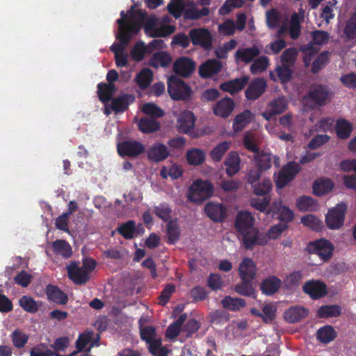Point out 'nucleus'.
<instances>
[{"mask_svg":"<svg viewBox=\"0 0 356 356\" xmlns=\"http://www.w3.org/2000/svg\"><path fill=\"white\" fill-rule=\"evenodd\" d=\"M133 8L127 14L122 11L121 18L117 20L118 31L116 35L119 42L113 44L111 50L114 53L115 64L119 67H126L129 63V56L125 48L129 40L141 28V21L136 16L139 15Z\"/></svg>","mask_w":356,"mask_h":356,"instance_id":"f257e3e1","label":"nucleus"},{"mask_svg":"<svg viewBox=\"0 0 356 356\" xmlns=\"http://www.w3.org/2000/svg\"><path fill=\"white\" fill-rule=\"evenodd\" d=\"M254 219L248 211H240L236 216L235 227L243 236V242L246 248L255 245L258 230L254 227Z\"/></svg>","mask_w":356,"mask_h":356,"instance_id":"f03ea898","label":"nucleus"},{"mask_svg":"<svg viewBox=\"0 0 356 356\" xmlns=\"http://www.w3.org/2000/svg\"><path fill=\"white\" fill-rule=\"evenodd\" d=\"M195 116L188 110L180 112L177 116V129L179 132L189 135L192 138H198L211 133V129L205 127L202 129L194 130Z\"/></svg>","mask_w":356,"mask_h":356,"instance_id":"7ed1b4c3","label":"nucleus"},{"mask_svg":"<svg viewBox=\"0 0 356 356\" xmlns=\"http://www.w3.org/2000/svg\"><path fill=\"white\" fill-rule=\"evenodd\" d=\"M168 9L175 18L179 17L184 12L186 18L192 19L206 15L209 12L205 8L198 10L191 0H172L168 6Z\"/></svg>","mask_w":356,"mask_h":356,"instance_id":"20e7f679","label":"nucleus"},{"mask_svg":"<svg viewBox=\"0 0 356 356\" xmlns=\"http://www.w3.org/2000/svg\"><path fill=\"white\" fill-rule=\"evenodd\" d=\"M96 266L95 261L92 259H86L83 261L82 266L72 262L67 265L66 268L69 278L76 284H84L90 278V274Z\"/></svg>","mask_w":356,"mask_h":356,"instance_id":"39448f33","label":"nucleus"},{"mask_svg":"<svg viewBox=\"0 0 356 356\" xmlns=\"http://www.w3.org/2000/svg\"><path fill=\"white\" fill-rule=\"evenodd\" d=\"M170 18L164 17L161 19L154 16L149 17L145 25V31L150 37H165L175 31V26L169 24Z\"/></svg>","mask_w":356,"mask_h":356,"instance_id":"423d86ee","label":"nucleus"},{"mask_svg":"<svg viewBox=\"0 0 356 356\" xmlns=\"http://www.w3.org/2000/svg\"><path fill=\"white\" fill-rule=\"evenodd\" d=\"M140 337L148 345V350L153 356H168V350L162 346L161 338L153 327H141Z\"/></svg>","mask_w":356,"mask_h":356,"instance_id":"0eeeda50","label":"nucleus"},{"mask_svg":"<svg viewBox=\"0 0 356 356\" xmlns=\"http://www.w3.org/2000/svg\"><path fill=\"white\" fill-rule=\"evenodd\" d=\"M213 193L212 184L208 180L198 179L195 180L189 186L187 199L195 203H202L211 197Z\"/></svg>","mask_w":356,"mask_h":356,"instance_id":"6e6552de","label":"nucleus"},{"mask_svg":"<svg viewBox=\"0 0 356 356\" xmlns=\"http://www.w3.org/2000/svg\"><path fill=\"white\" fill-rule=\"evenodd\" d=\"M347 206L344 203H339L328 209L325 214V225L330 229H339L344 222Z\"/></svg>","mask_w":356,"mask_h":356,"instance_id":"1a4fd4ad","label":"nucleus"},{"mask_svg":"<svg viewBox=\"0 0 356 356\" xmlns=\"http://www.w3.org/2000/svg\"><path fill=\"white\" fill-rule=\"evenodd\" d=\"M168 92L172 99L175 100L187 99L191 94V88L175 76H171L168 79Z\"/></svg>","mask_w":356,"mask_h":356,"instance_id":"9d476101","label":"nucleus"},{"mask_svg":"<svg viewBox=\"0 0 356 356\" xmlns=\"http://www.w3.org/2000/svg\"><path fill=\"white\" fill-rule=\"evenodd\" d=\"M300 170V167L297 163L289 162L284 165L275 175V184L277 188H284L289 182L294 179Z\"/></svg>","mask_w":356,"mask_h":356,"instance_id":"9b49d317","label":"nucleus"},{"mask_svg":"<svg viewBox=\"0 0 356 356\" xmlns=\"http://www.w3.org/2000/svg\"><path fill=\"white\" fill-rule=\"evenodd\" d=\"M308 250L311 253L318 255L321 260L325 261L331 257L334 246L329 241L320 239L309 243Z\"/></svg>","mask_w":356,"mask_h":356,"instance_id":"f8f14e48","label":"nucleus"},{"mask_svg":"<svg viewBox=\"0 0 356 356\" xmlns=\"http://www.w3.org/2000/svg\"><path fill=\"white\" fill-rule=\"evenodd\" d=\"M267 213L273 215L276 214L277 219L284 222L283 224L286 225L293 221L295 218L293 211L288 206L284 205L280 200L273 202L272 205L268 209Z\"/></svg>","mask_w":356,"mask_h":356,"instance_id":"ddd939ff","label":"nucleus"},{"mask_svg":"<svg viewBox=\"0 0 356 356\" xmlns=\"http://www.w3.org/2000/svg\"><path fill=\"white\" fill-rule=\"evenodd\" d=\"M248 182L251 184L254 193L257 195H264L272 188V182L269 179L261 178L260 174L252 172L248 176Z\"/></svg>","mask_w":356,"mask_h":356,"instance_id":"4468645a","label":"nucleus"},{"mask_svg":"<svg viewBox=\"0 0 356 356\" xmlns=\"http://www.w3.org/2000/svg\"><path fill=\"white\" fill-rule=\"evenodd\" d=\"M238 275L245 282H250L256 277L257 268L253 259L244 257L239 263L238 268Z\"/></svg>","mask_w":356,"mask_h":356,"instance_id":"2eb2a0df","label":"nucleus"},{"mask_svg":"<svg viewBox=\"0 0 356 356\" xmlns=\"http://www.w3.org/2000/svg\"><path fill=\"white\" fill-rule=\"evenodd\" d=\"M287 229L288 225L286 224L278 223L272 226L265 234L258 232L255 240V245H265L269 240H276L279 238L282 234Z\"/></svg>","mask_w":356,"mask_h":356,"instance_id":"dca6fc26","label":"nucleus"},{"mask_svg":"<svg viewBox=\"0 0 356 356\" xmlns=\"http://www.w3.org/2000/svg\"><path fill=\"white\" fill-rule=\"evenodd\" d=\"M288 103L286 99L283 97H279L273 99L266 106V109L262 113V116L266 120H270L274 115H279L286 110Z\"/></svg>","mask_w":356,"mask_h":356,"instance_id":"f3484780","label":"nucleus"},{"mask_svg":"<svg viewBox=\"0 0 356 356\" xmlns=\"http://www.w3.org/2000/svg\"><path fill=\"white\" fill-rule=\"evenodd\" d=\"M304 18V12L300 11L298 13H294L289 22L285 23L280 31V33L282 34L285 31H289V35L292 39L298 38L300 33V22Z\"/></svg>","mask_w":356,"mask_h":356,"instance_id":"a211bd4d","label":"nucleus"},{"mask_svg":"<svg viewBox=\"0 0 356 356\" xmlns=\"http://www.w3.org/2000/svg\"><path fill=\"white\" fill-rule=\"evenodd\" d=\"M189 35L193 44L200 45L204 49H208L211 45V35L207 29H193L190 31Z\"/></svg>","mask_w":356,"mask_h":356,"instance_id":"6ab92c4d","label":"nucleus"},{"mask_svg":"<svg viewBox=\"0 0 356 356\" xmlns=\"http://www.w3.org/2000/svg\"><path fill=\"white\" fill-rule=\"evenodd\" d=\"M195 68V62L185 56L177 58L173 64L174 72L183 77L189 76L194 72Z\"/></svg>","mask_w":356,"mask_h":356,"instance_id":"aec40b11","label":"nucleus"},{"mask_svg":"<svg viewBox=\"0 0 356 356\" xmlns=\"http://www.w3.org/2000/svg\"><path fill=\"white\" fill-rule=\"evenodd\" d=\"M170 155L168 147L162 143H156L150 145L147 151V156L151 162H160Z\"/></svg>","mask_w":356,"mask_h":356,"instance_id":"412c9836","label":"nucleus"},{"mask_svg":"<svg viewBox=\"0 0 356 356\" xmlns=\"http://www.w3.org/2000/svg\"><path fill=\"white\" fill-rule=\"evenodd\" d=\"M118 151L121 156H136L145 151V147L137 141H125L118 144Z\"/></svg>","mask_w":356,"mask_h":356,"instance_id":"4be33fe9","label":"nucleus"},{"mask_svg":"<svg viewBox=\"0 0 356 356\" xmlns=\"http://www.w3.org/2000/svg\"><path fill=\"white\" fill-rule=\"evenodd\" d=\"M235 107L234 101L229 97L221 99L213 106V113L220 118H226L233 112Z\"/></svg>","mask_w":356,"mask_h":356,"instance_id":"5701e85b","label":"nucleus"},{"mask_svg":"<svg viewBox=\"0 0 356 356\" xmlns=\"http://www.w3.org/2000/svg\"><path fill=\"white\" fill-rule=\"evenodd\" d=\"M327 97V92L325 89L322 86H316L314 88L308 96L305 98L303 104L305 106L312 107L315 104H319L326 99Z\"/></svg>","mask_w":356,"mask_h":356,"instance_id":"b1692460","label":"nucleus"},{"mask_svg":"<svg viewBox=\"0 0 356 356\" xmlns=\"http://www.w3.org/2000/svg\"><path fill=\"white\" fill-rule=\"evenodd\" d=\"M222 63L215 59H210L202 63L199 67V74L202 78H211L222 69Z\"/></svg>","mask_w":356,"mask_h":356,"instance_id":"393cba45","label":"nucleus"},{"mask_svg":"<svg viewBox=\"0 0 356 356\" xmlns=\"http://www.w3.org/2000/svg\"><path fill=\"white\" fill-rule=\"evenodd\" d=\"M304 291L312 298H318L327 293L325 284L318 280H310L303 286Z\"/></svg>","mask_w":356,"mask_h":356,"instance_id":"a878e982","label":"nucleus"},{"mask_svg":"<svg viewBox=\"0 0 356 356\" xmlns=\"http://www.w3.org/2000/svg\"><path fill=\"white\" fill-rule=\"evenodd\" d=\"M266 88V81L263 79H257L252 81L245 92L248 99L254 100L259 97Z\"/></svg>","mask_w":356,"mask_h":356,"instance_id":"bb28decb","label":"nucleus"},{"mask_svg":"<svg viewBox=\"0 0 356 356\" xmlns=\"http://www.w3.org/2000/svg\"><path fill=\"white\" fill-rule=\"evenodd\" d=\"M334 187L333 181L325 177L317 179L313 184V193L316 196H323L330 193Z\"/></svg>","mask_w":356,"mask_h":356,"instance_id":"cd10ccee","label":"nucleus"},{"mask_svg":"<svg viewBox=\"0 0 356 356\" xmlns=\"http://www.w3.org/2000/svg\"><path fill=\"white\" fill-rule=\"evenodd\" d=\"M254 118V114L250 110L236 115L233 120L232 127L235 132L242 131Z\"/></svg>","mask_w":356,"mask_h":356,"instance_id":"c85d7f7f","label":"nucleus"},{"mask_svg":"<svg viewBox=\"0 0 356 356\" xmlns=\"http://www.w3.org/2000/svg\"><path fill=\"white\" fill-rule=\"evenodd\" d=\"M260 51L257 47L239 49L235 53V60L238 63H249L257 57Z\"/></svg>","mask_w":356,"mask_h":356,"instance_id":"c756f323","label":"nucleus"},{"mask_svg":"<svg viewBox=\"0 0 356 356\" xmlns=\"http://www.w3.org/2000/svg\"><path fill=\"white\" fill-rule=\"evenodd\" d=\"M241 159L236 152H230L224 164L226 166V173L228 176L232 177L240 170Z\"/></svg>","mask_w":356,"mask_h":356,"instance_id":"7c9ffc66","label":"nucleus"},{"mask_svg":"<svg viewBox=\"0 0 356 356\" xmlns=\"http://www.w3.org/2000/svg\"><path fill=\"white\" fill-rule=\"evenodd\" d=\"M206 156V152L200 148H191L186 153L187 163L193 166L202 165L205 161Z\"/></svg>","mask_w":356,"mask_h":356,"instance_id":"2f4dec72","label":"nucleus"},{"mask_svg":"<svg viewBox=\"0 0 356 356\" xmlns=\"http://www.w3.org/2000/svg\"><path fill=\"white\" fill-rule=\"evenodd\" d=\"M204 211L207 216L215 221L221 220L225 214V210L221 204L216 202H209L206 204Z\"/></svg>","mask_w":356,"mask_h":356,"instance_id":"473e14b6","label":"nucleus"},{"mask_svg":"<svg viewBox=\"0 0 356 356\" xmlns=\"http://www.w3.org/2000/svg\"><path fill=\"white\" fill-rule=\"evenodd\" d=\"M307 314L308 311L303 307L293 306L285 312L284 318L290 323H295L305 318Z\"/></svg>","mask_w":356,"mask_h":356,"instance_id":"72a5a7b5","label":"nucleus"},{"mask_svg":"<svg viewBox=\"0 0 356 356\" xmlns=\"http://www.w3.org/2000/svg\"><path fill=\"white\" fill-rule=\"evenodd\" d=\"M296 206L300 211H315L318 209V202L309 196H301L296 202Z\"/></svg>","mask_w":356,"mask_h":356,"instance_id":"f704fd0d","label":"nucleus"},{"mask_svg":"<svg viewBox=\"0 0 356 356\" xmlns=\"http://www.w3.org/2000/svg\"><path fill=\"white\" fill-rule=\"evenodd\" d=\"M248 81V77L243 76L221 84L220 88L224 91L233 94L242 90Z\"/></svg>","mask_w":356,"mask_h":356,"instance_id":"c9c22d12","label":"nucleus"},{"mask_svg":"<svg viewBox=\"0 0 356 356\" xmlns=\"http://www.w3.org/2000/svg\"><path fill=\"white\" fill-rule=\"evenodd\" d=\"M182 174L183 170L181 167L174 163L162 167L160 170V175L163 179L168 177L172 179H178Z\"/></svg>","mask_w":356,"mask_h":356,"instance_id":"e433bc0d","label":"nucleus"},{"mask_svg":"<svg viewBox=\"0 0 356 356\" xmlns=\"http://www.w3.org/2000/svg\"><path fill=\"white\" fill-rule=\"evenodd\" d=\"M152 79V72L148 68H143L136 74L134 81L139 88L145 89L150 85Z\"/></svg>","mask_w":356,"mask_h":356,"instance_id":"4c0bfd02","label":"nucleus"},{"mask_svg":"<svg viewBox=\"0 0 356 356\" xmlns=\"http://www.w3.org/2000/svg\"><path fill=\"white\" fill-rule=\"evenodd\" d=\"M281 286V280L275 276L266 279L261 284V290L266 295L275 293Z\"/></svg>","mask_w":356,"mask_h":356,"instance_id":"58836bf2","label":"nucleus"},{"mask_svg":"<svg viewBox=\"0 0 356 356\" xmlns=\"http://www.w3.org/2000/svg\"><path fill=\"white\" fill-rule=\"evenodd\" d=\"M231 141H223L216 145L209 153L211 159L216 162L221 161L225 154L231 147Z\"/></svg>","mask_w":356,"mask_h":356,"instance_id":"ea45409f","label":"nucleus"},{"mask_svg":"<svg viewBox=\"0 0 356 356\" xmlns=\"http://www.w3.org/2000/svg\"><path fill=\"white\" fill-rule=\"evenodd\" d=\"M353 131V126L350 122L344 120H338L336 123V133L337 136L341 139L348 138Z\"/></svg>","mask_w":356,"mask_h":356,"instance_id":"a19ab883","label":"nucleus"},{"mask_svg":"<svg viewBox=\"0 0 356 356\" xmlns=\"http://www.w3.org/2000/svg\"><path fill=\"white\" fill-rule=\"evenodd\" d=\"M171 62L170 56L165 51L154 54L149 60V64L154 67H166Z\"/></svg>","mask_w":356,"mask_h":356,"instance_id":"79ce46f5","label":"nucleus"},{"mask_svg":"<svg viewBox=\"0 0 356 356\" xmlns=\"http://www.w3.org/2000/svg\"><path fill=\"white\" fill-rule=\"evenodd\" d=\"M47 294L51 301L57 304H65L67 301V296L56 286H48Z\"/></svg>","mask_w":356,"mask_h":356,"instance_id":"37998d69","label":"nucleus"},{"mask_svg":"<svg viewBox=\"0 0 356 356\" xmlns=\"http://www.w3.org/2000/svg\"><path fill=\"white\" fill-rule=\"evenodd\" d=\"M341 313V308L339 305H323L318 310V316L320 318H332L339 316Z\"/></svg>","mask_w":356,"mask_h":356,"instance_id":"c03bdc74","label":"nucleus"},{"mask_svg":"<svg viewBox=\"0 0 356 356\" xmlns=\"http://www.w3.org/2000/svg\"><path fill=\"white\" fill-rule=\"evenodd\" d=\"M343 35L348 39L356 38V8L351 13L343 29Z\"/></svg>","mask_w":356,"mask_h":356,"instance_id":"a18cd8bd","label":"nucleus"},{"mask_svg":"<svg viewBox=\"0 0 356 356\" xmlns=\"http://www.w3.org/2000/svg\"><path fill=\"white\" fill-rule=\"evenodd\" d=\"M146 53H150V51L143 42L140 41L133 47L130 54L133 60L139 62L144 58Z\"/></svg>","mask_w":356,"mask_h":356,"instance_id":"49530a36","label":"nucleus"},{"mask_svg":"<svg viewBox=\"0 0 356 356\" xmlns=\"http://www.w3.org/2000/svg\"><path fill=\"white\" fill-rule=\"evenodd\" d=\"M337 333L330 325H325L320 328L317 332L318 339L323 343H329L334 339Z\"/></svg>","mask_w":356,"mask_h":356,"instance_id":"de8ad7c7","label":"nucleus"},{"mask_svg":"<svg viewBox=\"0 0 356 356\" xmlns=\"http://www.w3.org/2000/svg\"><path fill=\"white\" fill-rule=\"evenodd\" d=\"M222 306L229 310L238 311L245 305V301L241 298L226 297L221 301Z\"/></svg>","mask_w":356,"mask_h":356,"instance_id":"09e8293b","label":"nucleus"},{"mask_svg":"<svg viewBox=\"0 0 356 356\" xmlns=\"http://www.w3.org/2000/svg\"><path fill=\"white\" fill-rule=\"evenodd\" d=\"M186 314H182L175 323L170 324L168 326L165 333L167 338L172 339L177 337L180 332L181 326L186 321Z\"/></svg>","mask_w":356,"mask_h":356,"instance_id":"8fccbe9b","label":"nucleus"},{"mask_svg":"<svg viewBox=\"0 0 356 356\" xmlns=\"http://www.w3.org/2000/svg\"><path fill=\"white\" fill-rule=\"evenodd\" d=\"M300 221L304 226L314 230H319L323 227L322 221L318 217L312 214L302 216Z\"/></svg>","mask_w":356,"mask_h":356,"instance_id":"3c124183","label":"nucleus"},{"mask_svg":"<svg viewBox=\"0 0 356 356\" xmlns=\"http://www.w3.org/2000/svg\"><path fill=\"white\" fill-rule=\"evenodd\" d=\"M138 126L143 133H152L159 129V124L156 120L148 118L141 119L138 122Z\"/></svg>","mask_w":356,"mask_h":356,"instance_id":"603ef678","label":"nucleus"},{"mask_svg":"<svg viewBox=\"0 0 356 356\" xmlns=\"http://www.w3.org/2000/svg\"><path fill=\"white\" fill-rule=\"evenodd\" d=\"M54 251L64 257H69L72 253L70 245L63 240H58L53 243Z\"/></svg>","mask_w":356,"mask_h":356,"instance_id":"864d4df0","label":"nucleus"},{"mask_svg":"<svg viewBox=\"0 0 356 356\" xmlns=\"http://www.w3.org/2000/svg\"><path fill=\"white\" fill-rule=\"evenodd\" d=\"M114 92L115 86L113 83H99L98 85L99 97L102 102L108 101Z\"/></svg>","mask_w":356,"mask_h":356,"instance_id":"5fc2aeb1","label":"nucleus"},{"mask_svg":"<svg viewBox=\"0 0 356 356\" xmlns=\"http://www.w3.org/2000/svg\"><path fill=\"white\" fill-rule=\"evenodd\" d=\"M269 65V60L266 56H261L255 60L250 66V72L254 74L265 71Z\"/></svg>","mask_w":356,"mask_h":356,"instance_id":"6e6d98bb","label":"nucleus"},{"mask_svg":"<svg viewBox=\"0 0 356 356\" xmlns=\"http://www.w3.org/2000/svg\"><path fill=\"white\" fill-rule=\"evenodd\" d=\"M19 303L20 306L27 312L35 313L39 307V304L31 297L24 296L22 297Z\"/></svg>","mask_w":356,"mask_h":356,"instance_id":"4d7b16f0","label":"nucleus"},{"mask_svg":"<svg viewBox=\"0 0 356 356\" xmlns=\"http://www.w3.org/2000/svg\"><path fill=\"white\" fill-rule=\"evenodd\" d=\"M136 226L134 221L130 220L122 225L119 228V232L126 238L130 239L134 237L136 233Z\"/></svg>","mask_w":356,"mask_h":356,"instance_id":"13d9d810","label":"nucleus"},{"mask_svg":"<svg viewBox=\"0 0 356 356\" xmlns=\"http://www.w3.org/2000/svg\"><path fill=\"white\" fill-rule=\"evenodd\" d=\"M143 113L152 117L159 118L163 115V111L153 103H146L141 106Z\"/></svg>","mask_w":356,"mask_h":356,"instance_id":"bf43d9fd","label":"nucleus"},{"mask_svg":"<svg viewBox=\"0 0 356 356\" xmlns=\"http://www.w3.org/2000/svg\"><path fill=\"white\" fill-rule=\"evenodd\" d=\"M243 143L245 147L250 151L257 152L258 151L257 147V137L251 132H246L244 135Z\"/></svg>","mask_w":356,"mask_h":356,"instance_id":"052dcab7","label":"nucleus"},{"mask_svg":"<svg viewBox=\"0 0 356 356\" xmlns=\"http://www.w3.org/2000/svg\"><path fill=\"white\" fill-rule=\"evenodd\" d=\"M277 308L274 305L267 304L262 307V316L263 321L268 323L272 322L275 318Z\"/></svg>","mask_w":356,"mask_h":356,"instance_id":"680f3d73","label":"nucleus"},{"mask_svg":"<svg viewBox=\"0 0 356 356\" xmlns=\"http://www.w3.org/2000/svg\"><path fill=\"white\" fill-rule=\"evenodd\" d=\"M31 356H57L52 350L44 344H39L34 346L30 353Z\"/></svg>","mask_w":356,"mask_h":356,"instance_id":"e2e57ef3","label":"nucleus"},{"mask_svg":"<svg viewBox=\"0 0 356 356\" xmlns=\"http://www.w3.org/2000/svg\"><path fill=\"white\" fill-rule=\"evenodd\" d=\"M290 65L282 63L281 66L276 68L277 76L282 83L288 82L291 77V70Z\"/></svg>","mask_w":356,"mask_h":356,"instance_id":"0e129e2a","label":"nucleus"},{"mask_svg":"<svg viewBox=\"0 0 356 356\" xmlns=\"http://www.w3.org/2000/svg\"><path fill=\"white\" fill-rule=\"evenodd\" d=\"M236 46V42L234 40H231L222 46L218 47L216 49V55L219 58H226L227 53L235 48Z\"/></svg>","mask_w":356,"mask_h":356,"instance_id":"69168bd1","label":"nucleus"},{"mask_svg":"<svg viewBox=\"0 0 356 356\" xmlns=\"http://www.w3.org/2000/svg\"><path fill=\"white\" fill-rule=\"evenodd\" d=\"M243 0H227L222 6L219 9V13L220 15H227L233 8H240L243 6Z\"/></svg>","mask_w":356,"mask_h":356,"instance_id":"338daca9","label":"nucleus"},{"mask_svg":"<svg viewBox=\"0 0 356 356\" xmlns=\"http://www.w3.org/2000/svg\"><path fill=\"white\" fill-rule=\"evenodd\" d=\"M235 30L236 24L233 20H227L218 26L220 33L224 35H232L234 33Z\"/></svg>","mask_w":356,"mask_h":356,"instance_id":"774afa93","label":"nucleus"}]
</instances>
